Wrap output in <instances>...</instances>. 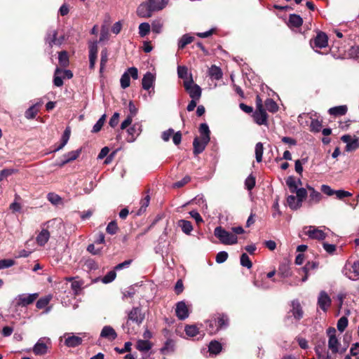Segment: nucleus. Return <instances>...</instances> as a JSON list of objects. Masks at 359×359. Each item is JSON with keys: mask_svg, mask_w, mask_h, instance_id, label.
<instances>
[{"mask_svg": "<svg viewBox=\"0 0 359 359\" xmlns=\"http://www.w3.org/2000/svg\"><path fill=\"white\" fill-rule=\"evenodd\" d=\"M296 196L290 195L287 197V204L292 210L299 209L302 205V202L307 196V190L304 188H299V191L295 193Z\"/></svg>", "mask_w": 359, "mask_h": 359, "instance_id": "nucleus-1", "label": "nucleus"}, {"mask_svg": "<svg viewBox=\"0 0 359 359\" xmlns=\"http://www.w3.org/2000/svg\"><path fill=\"white\" fill-rule=\"evenodd\" d=\"M215 236L224 245H234L238 243V237L231 232L226 231L222 226H217L214 231Z\"/></svg>", "mask_w": 359, "mask_h": 359, "instance_id": "nucleus-2", "label": "nucleus"}, {"mask_svg": "<svg viewBox=\"0 0 359 359\" xmlns=\"http://www.w3.org/2000/svg\"><path fill=\"white\" fill-rule=\"evenodd\" d=\"M51 346V340L48 337L40 338L33 347V352L37 355H43L48 353Z\"/></svg>", "mask_w": 359, "mask_h": 359, "instance_id": "nucleus-3", "label": "nucleus"}, {"mask_svg": "<svg viewBox=\"0 0 359 359\" xmlns=\"http://www.w3.org/2000/svg\"><path fill=\"white\" fill-rule=\"evenodd\" d=\"M184 87L191 99L200 100L201 97V88L198 85L194 83L191 77L189 80L184 81Z\"/></svg>", "mask_w": 359, "mask_h": 359, "instance_id": "nucleus-4", "label": "nucleus"}, {"mask_svg": "<svg viewBox=\"0 0 359 359\" xmlns=\"http://www.w3.org/2000/svg\"><path fill=\"white\" fill-rule=\"evenodd\" d=\"M132 77L133 79H137L138 78V70L136 67H132L127 69L121 77L120 83L122 88L126 89L130 85V78Z\"/></svg>", "mask_w": 359, "mask_h": 359, "instance_id": "nucleus-5", "label": "nucleus"}, {"mask_svg": "<svg viewBox=\"0 0 359 359\" xmlns=\"http://www.w3.org/2000/svg\"><path fill=\"white\" fill-rule=\"evenodd\" d=\"M64 40V36L57 37V31L55 29H50L45 38V41L50 48H52L53 46H61Z\"/></svg>", "mask_w": 359, "mask_h": 359, "instance_id": "nucleus-6", "label": "nucleus"}, {"mask_svg": "<svg viewBox=\"0 0 359 359\" xmlns=\"http://www.w3.org/2000/svg\"><path fill=\"white\" fill-rule=\"evenodd\" d=\"M336 330L334 327H329L327 330V334L329 337L328 347L333 353L339 352V342L336 337Z\"/></svg>", "mask_w": 359, "mask_h": 359, "instance_id": "nucleus-7", "label": "nucleus"}, {"mask_svg": "<svg viewBox=\"0 0 359 359\" xmlns=\"http://www.w3.org/2000/svg\"><path fill=\"white\" fill-rule=\"evenodd\" d=\"M332 304V299L328 294L322 290L320 292L318 297V305L324 311L326 312L330 307Z\"/></svg>", "mask_w": 359, "mask_h": 359, "instance_id": "nucleus-8", "label": "nucleus"}, {"mask_svg": "<svg viewBox=\"0 0 359 359\" xmlns=\"http://www.w3.org/2000/svg\"><path fill=\"white\" fill-rule=\"evenodd\" d=\"M39 297L38 293H33L29 294H20L17 297V305L20 306H26L32 304Z\"/></svg>", "mask_w": 359, "mask_h": 359, "instance_id": "nucleus-9", "label": "nucleus"}, {"mask_svg": "<svg viewBox=\"0 0 359 359\" xmlns=\"http://www.w3.org/2000/svg\"><path fill=\"white\" fill-rule=\"evenodd\" d=\"M306 229H308V230L305 231L306 235L311 239L320 241L324 240L326 237V233L323 230L314 226H309L306 227Z\"/></svg>", "mask_w": 359, "mask_h": 359, "instance_id": "nucleus-10", "label": "nucleus"}, {"mask_svg": "<svg viewBox=\"0 0 359 359\" xmlns=\"http://www.w3.org/2000/svg\"><path fill=\"white\" fill-rule=\"evenodd\" d=\"M209 142L210 140L208 137L205 138H201V137H195L193 142L194 154L195 155H198L202 153L205 150V147Z\"/></svg>", "mask_w": 359, "mask_h": 359, "instance_id": "nucleus-11", "label": "nucleus"}, {"mask_svg": "<svg viewBox=\"0 0 359 359\" xmlns=\"http://www.w3.org/2000/svg\"><path fill=\"white\" fill-rule=\"evenodd\" d=\"M175 313L177 317L181 320H185L189 317V307L184 301H181L177 303Z\"/></svg>", "mask_w": 359, "mask_h": 359, "instance_id": "nucleus-12", "label": "nucleus"}, {"mask_svg": "<svg viewBox=\"0 0 359 359\" xmlns=\"http://www.w3.org/2000/svg\"><path fill=\"white\" fill-rule=\"evenodd\" d=\"M153 13L154 11L147 1L140 4L137 8V15L140 18H150Z\"/></svg>", "mask_w": 359, "mask_h": 359, "instance_id": "nucleus-13", "label": "nucleus"}, {"mask_svg": "<svg viewBox=\"0 0 359 359\" xmlns=\"http://www.w3.org/2000/svg\"><path fill=\"white\" fill-rule=\"evenodd\" d=\"M144 319V315L142 313L139 307L133 308L128 313V320L140 325Z\"/></svg>", "mask_w": 359, "mask_h": 359, "instance_id": "nucleus-14", "label": "nucleus"}, {"mask_svg": "<svg viewBox=\"0 0 359 359\" xmlns=\"http://www.w3.org/2000/svg\"><path fill=\"white\" fill-rule=\"evenodd\" d=\"M252 116L258 125H267L268 114L264 109H256Z\"/></svg>", "mask_w": 359, "mask_h": 359, "instance_id": "nucleus-15", "label": "nucleus"}, {"mask_svg": "<svg viewBox=\"0 0 359 359\" xmlns=\"http://www.w3.org/2000/svg\"><path fill=\"white\" fill-rule=\"evenodd\" d=\"M214 322L217 327V332L221 329L226 328L229 325V318L226 315L223 313L215 316Z\"/></svg>", "mask_w": 359, "mask_h": 359, "instance_id": "nucleus-16", "label": "nucleus"}, {"mask_svg": "<svg viewBox=\"0 0 359 359\" xmlns=\"http://www.w3.org/2000/svg\"><path fill=\"white\" fill-rule=\"evenodd\" d=\"M327 36L325 32H319L313 39L314 46L320 48H325L327 46Z\"/></svg>", "mask_w": 359, "mask_h": 359, "instance_id": "nucleus-17", "label": "nucleus"}, {"mask_svg": "<svg viewBox=\"0 0 359 359\" xmlns=\"http://www.w3.org/2000/svg\"><path fill=\"white\" fill-rule=\"evenodd\" d=\"M306 187L309 191V198L308 200L309 205L319 203L322 198L320 193L315 190L314 188L311 186L308 185Z\"/></svg>", "mask_w": 359, "mask_h": 359, "instance_id": "nucleus-18", "label": "nucleus"}, {"mask_svg": "<svg viewBox=\"0 0 359 359\" xmlns=\"http://www.w3.org/2000/svg\"><path fill=\"white\" fill-rule=\"evenodd\" d=\"M100 337L113 341L117 337V334L112 327L107 325L102 328Z\"/></svg>", "mask_w": 359, "mask_h": 359, "instance_id": "nucleus-19", "label": "nucleus"}, {"mask_svg": "<svg viewBox=\"0 0 359 359\" xmlns=\"http://www.w3.org/2000/svg\"><path fill=\"white\" fill-rule=\"evenodd\" d=\"M346 275L352 280H356L359 278V261H355L351 264L348 273H346Z\"/></svg>", "mask_w": 359, "mask_h": 359, "instance_id": "nucleus-20", "label": "nucleus"}, {"mask_svg": "<svg viewBox=\"0 0 359 359\" xmlns=\"http://www.w3.org/2000/svg\"><path fill=\"white\" fill-rule=\"evenodd\" d=\"M155 76L151 72H147L142 79V85L144 90H149L154 84Z\"/></svg>", "mask_w": 359, "mask_h": 359, "instance_id": "nucleus-21", "label": "nucleus"}, {"mask_svg": "<svg viewBox=\"0 0 359 359\" xmlns=\"http://www.w3.org/2000/svg\"><path fill=\"white\" fill-rule=\"evenodd\" d=\"M290 312L297 320H300L303 317L304 312L298 301L292 302V309L290 310Z\"/></svg>", "mask_w": 359, "mask_h": 359, "instance_id": "nucleus-22", "label": "nucleus"}, {"mask_svg": "<svg viewBox=\"0 0 359 359\" xmlns=\"http://www.w3.org/2000/svg\"><path fill=\"white\" fill-rule=\"evenodd\" d=\"M82 338L79 336L68 334L65 340V344L68 347H75L82 343Z\"/></svg>", "mask_w": 359, "mask_h": 359, "instance_id": "nucleus-23", "label": "nucleus"}, {"mask_svg": "<svg viewBox=\"0 0 359 359\" xmlns=\"http://www.w3.org/2000/svg\"><path fill=\"white\" fill-rule=\"evenodd\" d=\"M147 1L154 12L163 10L168 4V0H148Z\"/></svg>", "mask_w": 359, "mask_h": 359, "instance_id": "nucleus-24", "label": "nucleus"}, {"mask_svg": "<svg viewBox=\"0 0 359 359\" xmlns=\"http://www.w3.org/2000/svg\"><path fill=\"white\" fill-rule=\"evenodd\" d=\"M127 132L129 135L128 141L133 142L135 140V138L140 134L141 128L140 126L135 124L133 126L130 127L127 130Z\"/></svg>", "mask_w": 359, "mask_h": 359, "instance_id": "nucleus-25", "label": "nucleus"}, {"mask_svg": "<svg viewBox=\"0 0 359 359\" xmlns=\"http://www.w3.org/2000/svg\"><path fill=\"white\" fill-rule=\"evenodd\" d=\"M347 107L346 105H340L334 107H332L329 109V114L334 116H343L347 112Z\"/></svg>", "mask_w": 359, "mask_h": 359, "instance_id": "nucleus-26", "label": "nucleus"}, {"mask_svg": "<svg viewBox=\"0 0 359 359\" xmlns=\"http://www.w3.org/2000/svg\"><path fill=\"white\" fill-rule=\"evenodd\" d=\"M50 238V233L46 229H43L36 237L37 243L43 246L48 241Z\"/></svg>", "mask_w": 359, "mask_h": 359, "instance_id": "nucleus-27", "label": "nucleus"}, {"mask_svg": "<svg viewBox=\"0 0 359 359\" xmlns=\"http://www.w3.org/2000/svg\"><path fill=\"white\" fill-rule=\"evenodd\" d=\"M81 150L72 151L64 156L65 160L62 162L61 166L68 163L70 161L76 160L80 155Z\"/></svg>", "mask_w": 359, "mask_h": 359, "instance_id": "nucleus-28", "label": "nucleus"}, {"mask_svg": "<svg viewBox=\"0 0 359 359\" xmlns=\"http://www.w3.org/2000/svg\"><path fill=\"white\" fill-rule=\"evenodd\" d=\"M303 23V20L299 15L291 14L289 16V25L291 27H299Z\"/></svg>", "mask_w": 359, "mask_h": 359, "instance_id": "nucleus-29", "label": "nucleus"}, {"mask_svg": "<svg viewBox=\"0 0 359 359\" xmlns=\"http://www.w3.org/2000/svg\"><path fill=\"white\" fill-rule=\"evenodd\" d=\"M178 226L181 227L182 231L186 234H189L193 230V226L189 221L181 219L178 222Z\"/></svg>", "mask_w": 359, "mask_h": 359, "instance_id": "nucleus-30", "label": "nucleus"}, {"mask_svg": "<svg viewBox=\"0 0 359 359\" xmlns=\"http://www.w3.org/2000/svg\"><path fill=\"white\" fill-rule=\"evenodd\" d=\"M194 41V37L189 34H184L178 42V48L183 49L187 45L191 43Z\"/></svg>", "mask_w": 359, "mask_h": 359, "instance_id": "nucleus-31", "label": "nucleus"}, {"mask_svg": "<svg viewBox=\"0 0 359 359\" xmlns=\"http://www.w3.org/2000/svg\"><path fill=\"white\" fill-rule=\"evenodd\" d=\"M136 348L140 351H148L151 348V344L147 340L140 339L137 342Z\"/></svg>", "mask_w": 359, "mask_h": 359, "instance_id": "nucleus-32", "label": "nucleus"}, {"mask_svg": "<svg viewBox=\"0 0 359 359\" xmlns=\"http://www.w3.org/2000/svg\"><path fill=\"white\" fill-rule=\"evenodd\" d=\"M39 111L38 104H33L27 109L25 113V116L27 119H32L35 118Z\"/></svg>", "mask_w": 359, "mask_h": 359, "instance_id": "nucleus-33", "label": "nucleus"}, {"mask_svg": "<svg viewBox=\"0 0 359 359\" xmlns=\"http://www.w3.org/2000/svg\"><path fill=\"white\" fill-rule=\"evenodd\" d=\"M286 184L288 186L290 191L292 194L297 193V191H299V188H297V182L293 177H289L286 180Z\"/></svg>", "mask_w": 359, "mask_h": 359, "instance_id": "nucleus-34", "label": "nucleus"}, {"mask_svg": "<svg viewBox=\"0 0 359 359\" xmlns=\"http://www.w3.org/2000/svg\"><path fill=\"white\" fill-rule=\"evenodd\" d=\"M264 106L269 111L272 113L277 111L278 109L276 102L271 98H268L265 100Z\"/></svg>", "mask_w": 359, "mask_h": 359, "instance_id": "nucleus-35", "label": "nucleus"}, {"mask_svg": "<svg viewBox=\"0 0 359 359\" xmlns=\"http://www.w3.org/2000/svg\"><path fill=\"white\" fill-rule=\"evenodd\" d=\"M58 60L60 65L62 67H66L69 65V60L67 51H61L59 53Z\"/></svg>", "mask_w": 359, "mask_h": 359, "instance_id": "nucleus-36", "label": "nucleus"}, {"mask_svg": "<svg viewBox=\"0 0 359 359\" xmlns=\"http://www.w3.org/2000/svg\"><path fill=\"white\" fill-rule=\"evenodd\" d=\"M209 74L211 77L218 80L222 77V72L219 67L212 65L209 69Z\"/></svg>", "mask_w": 359, "mask_h": 359, "instance_id": "nucleus-37", "label": "nucleus"}, {"mask_svg": "<svg viewBox=\"0 0 359 359\" xmlns=\"http://www.w3.org/2000/svg\"><path fill=\"white\" fill-rule=\"evenodd\" d=\"M255 158H256L257 162H258V163L262 162L263 152H264V147H263V144L262 142H258L256 144L255 148Z\"/></svg>", "mask_w": 359, "mask_h": 359, "instance_id": "nucleus-38", "label": "nucleus"}, {"mask_svg": "<svg viewBox=\"0 0 359 359\" xmlns=\"http://www.w3.org/2000/svg\"><path fill=\"white\" fill-rule=\"evenodd\" d=\"M163 22L161 19L154 20L151 22V30L156 34H160L162 32Z\"/></svg>", "mask_w": 359, "mask_h": 359, "instance_id": "nucleus-39", "label": "nucleus"}, {"mask_svg": "<svg viewBox=\"0 0 359 359\" xmlns=\"http://www.w3.org/2000/svg\"><path fill=\"white\" fill-rule=\"evenodd\" d=\"M62 69L57 67L55 70L53 83L57 87H60L63 85V81L62 76L60 74H62Z\"/></svg>", "mask_w": 359, "mask_h": 359, "instance_id": "nucleus-40", "label": "nucleus"}, {"mask_svg": "<svg viewBox=\"0 0 359 359\" xmlns=\"http://www.w3.org/2000/svg\"><path fill=\"white\" fill-rule=\"evenodd\" d=\"M151 29V26L148 22H142L139 25V34L144 37L147 36Z\"/></svg>", "mask_w": 359, "mask_h": 359, "instance_id": "nucleus-41", "label": "nucleus"}, {"mask_svg": "<svg viewBox=\"0 0 359 359\" xmlns=\"http://www.w3.org/2000/svg\"><path fill=\"white\" fill-rule=\"evenodd\" d=\"M222 350V345L217 341H212L209 345V351L211 353L217 354Z\"/></svg>", "mask_w": 359, "mask_h": 359, "instance_id": "nucleus-42", "label": "nucleus"}, {"mask_svg": "<svg viewBox=\"0 0 359 359\" xmlns=\"http://www.w3.org/2000/svg\"><path fill=\"white\" fill-rule=\"evenodd\" d=\"M199 132L201 134V138H205L208 137L209 140H210V131L209 130V127L206 123H201L199 127Z\"/></svg>", "mask_w": 359, "mask_h": 359, "instance_id": "nucleus-43", "label": "nucleus"}, {"mask_svg": "<svg viewBox=\"0 0 359 359\" xmlns=\"http://www.w3.org/2000/svg\"><path fill=\"white\" fill-rule=\"evenodd\" d=\"M241 264L246 267L247 269H250L252 266V263L250 259L249 256L246 253H243L241 256Z\"/></svg>", "mask_w": 359, "mask_h": 359, "instance_id": "nucleus-44", "label": "nucleus"}, {"mask_svg": "<svg viewBox=\"0 0 359 359\" xmlns=\"http://www.w3.org/2000/svg\"><path fill=\"white\" fill-rule=\"evenodd\" d=\"M69 136H70V130L69 128H67L65 130L64 134L62 137V143L57 149H55V151H59V150L62 149L67 143V142L69 139Z\"/></svg>", "mask_w": 359, "mask_h": 359, "instance_id": "nucleus-45", "label": "nucleus"}, {"mask_svg": "<svg viewBox=\"0 0 359 359\" xmlns=\"http://www.w3.org/2000/svg\"><path fill=\"white\" fill-rule=\"evenodd\" d=\"M106 120V114H103L100 119L97 121V123L93 126L92 132L93 133H97L99 132L101 128H102L104 122Z\"/></svg>", "mask_w": 359, "mask_h": 359, "instance_id": "nucleus-46", "label": "nucleus"}, {"mask_svg": "<svg viewBox=\"0 0 359 359\" xmlns=\"http://www.w3.org/2000/svg\"><path fill=\"white\" fill-rule=\"evenodd\" d=\"M47 198L48 200L53 205H58L62 203V198L55 193H49Z\"/></svg>", "mask_w": 359, "mask_h": 359, "instance_id": "nucleus-47", "label": "nucleus"}, {"mask_svg": "<svg viewBox=\"0 0 359 359\" xmlns=\"http://www.w3.org/2000/svg\"><path fill=\"white\" fill-rule=\"evenodd\" d=\"M359 148V140L358 138H354L351 142H348V144L346 146V151H353Z\"/></svg>", "mask_w": 359, "mask_h": 359, "instance_id": "nucleus-48", "label": "nucleus"}, {"mask_svg": "<svg viewBox=\"0 0 359 359\" xmlns=\"http://www.w3.org/2000/svg\"><path fill=\"white\" fill-rule=\"evenodd\" d=\"M185 332L189 337H195L198 334V328L196 325H187Z\"/></svg>", "mask_w": 359, "mask_h": 359, "instance_id": "nucleus-49", "label": "nucleus"}, {"mask_svg": "<svg viewBox=\"0 0 359 359\" xmlns=\"http://www.w3.org/2000/svg\"><path fill=\"white\" fill-rule=\"evenodd\" d=\"M108 60V52L107 49H103L101 51V59H100V72L104 68V66Z\"/></svg>", "mask_w": 359, "mask_h": 359, "instance_id": "nucleus-50", "label": "nucleus"}, {"mask_svg": "<svg viewBox=\"0 0 359 359\" xmlns=\"http://www.w3.org/2000/svg\"><path fill=\"white\" fill-rule=\"evenodd\" d=\"M245 185L248 190L250 191L252 190L254 187L255 186V178L252 175H249L245 181Z\"/></svg>", "mask_w": 359, "mask_h": 359, "instance_id": "nucleus-51", "label": "nucleus"}, {"mask_svg": "<svg viewBox=\"0 0 359 359\" xmlns=\"http://www.w3.org/2000/svg\"><path fill=\"white\" fill-rule=\"evenodd\" d=\"M348 325V319L346 317H341L337 322V329L342 332Z\"/></svg>", "mask_w": 359, "mask_h": 359, "instance_id": "nucleus-52", "label": "nucleus"}, {"mask_svg": "<svg viewBox=\"0 0 359 359\" xmlns=\"http://www.w3.org/2000/svg\"><path fill=\"white\" fill-rule=\"evenodd\" d=\"M50 299V297H45L39 299L36 302V307L39 309L46 307L49 304Z\"/></svg>", "mask_w": 359, "mask_h": 359, "instance_id": "nucleus-53", "label": "nucleus"}, {"mask_svg": "<svg viewBox=\"0 0 359 359\" xmlns=\"http://www.w3.org/2000/svg\"><path fill=\"white\" fill-rule=\"evenodd\" d=\"M229 255L225 251H221L218 252L216 255V262L218 264L224 263L228 259Z\"/></svg>", "mask_w": 359, "mask_h": 359, "instance_id": "nucleus-54", "label": "nucleus"}, {"mask_svg": "<svg viewBox=\"0 0 359 359\" xmlns=\"http://www.w3.org/2000/svg\"><path fill=\"white\" fill-rule=\"evenodd\" d=\"M116 276V273L114 271H111L108 272L102 278V282L104 283H109L112 282Z\"/></svg>", "mask_w": 359, "mask_h": 359, "instance_id": "nucleus-55", "label": "nucleus"}, {"mask_svg": "<svg viewBox=\"0 0 359 359\" xmlns=\"http://www.w3.org/2000/svg\"><path fill=\"white\" fill-rule=\"evenodd\" d=\"M318 267V263L314 262H309L306 264V265L302 269V271L304 273H309L311 270L316 269Z\"/></svg>", "mask_w": 359, "mask_h": 359, "instance_id": "nucleus-56", "label": "nucleus"}, {"mask_svg": "<svg viewBox=\"0 0 359 359\" xmlns=\"http://www.w3.org/2000/svg\"><path fill=\"white\" fill-rule=\"evenodd\" d=\"M118 230V226L115 221H112L109 223L107 226L106 231L109 234H115Z\"/></svg>", "mask_w": 359, "mask_h": 359, "instance_id": "nucleus-57", "label": "nucleus"}, {"mask_svg": "<svg viewBox=\"0 0 359 359\" xmlns=\"http://www.w3.org/2000/svg\"><path fill=\"white\" fill-rule=\"evenodd\" d=\"M83 284L82 281L80 280H74L72 283L71 287L72 290L74 291V294H78L79 291L81 289V286Z\"/></svg>", "mask_w": 359, "mask_h": 359, "instance_id": "nucleus-58", "label": "nucleus"}, {"mask_svg": "<svg viewBox=\"0 0 359 359\" xmlns=\"http://www.w3.org/2000/svg\"><path fill=\"white\" fill-rule=\"evenodd\" d=\"M150 201V197L149 195L146 196V197L142 199L140 202L141 207L138 211V215H140L141 212H144L146 208L149 206Z\"/></svg>", "mask_w": 359, "mask_h": 359, "instance_id": "nucleus-59", "label": "nucleus"}, {"mask_svg": "<svg viewBox=\"0 0 359 359\" xmlns=\"http://www.w3.org/2000/svg\"><path fill=\"white\" fill-rule=\"evenodd\" d=\"M208 323V330L210 334H213L217 332V327L214 322V317L206 322Z\"/></svg>", "mask_w": 359, "mask_h": 359, "instance_id": "nucleus-60", "label": "nucleus"}, {"mask_svg": "<svg viewBox=\"0 0 359 359\" xmlns=\"http://www.w3.org/2000/svg\"><path fill=\"white\" fill-rule=\"evenodd\" d=\"M322 128L321 122L317 119H313L311 123V128L312 131L319 132Z\"/></svg>", "mask_w": 359, "mask_h": 359, "instance_id": "nucleus-61", "label": "nucleus"}, {"mask_svg": "<svg viewBox=\"0 0 359 359\" xmlns=\"http://www.w3.org/2000/svg\"><path fill=\"white\" fill-rule=\"evenodd\" d=\"M278 274L283 278L290 276V270L287 266H280L278 271Z\"/></svg>", "mask_w": 359, "mask_h": 359, "instance_id": "nucleus-62", "label": "nucleus"}, {"mask_svg": "<svg viewBox=\"0 0 359 359\" xmlns=\"http://www.w3.org/2000/svg\"><path fill=\"white\" fill-rule=\"evenodd\" d=\"M15 262L13 259H1L0 260V269H6L13 266Z\"/></svg>", "mask_w": 359, "mask_h": 359, "instance_id": "nucleus-63", "label": "nucleus"}, {"mask_svg": "<svg viewBox=\"0 0 359 359\" xmlns=\"http://www.w3.org/2000/svg\"><path fill=\"white\" fill-rule=\"evenodd\" d=\"M334 194L337 196V198L342 199L346 197H349L352 196V194L349 191L344 190H337L335 191Z\"/></svg>", "mask_w": 359, "mask_h": 359, "instance_id": "nucleus-64", "label": "nucleus"}]
</instances>
